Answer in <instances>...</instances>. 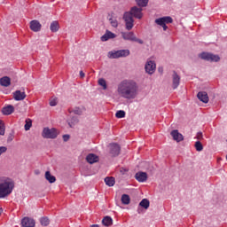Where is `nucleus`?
Returning a JSON list of instances; mask_svg holds the SVG:
<instances>
[{"mask_svg": "<svg viewBox=\"0 0 227 227\" xmlns=\"http://www.w3.org/2000/svg\"><path fill=\"white\" fill-rule=\"evenodd\" d=\"M4 125V122H3L1 120H0V127H3Z\"/></svg>", "mask_w": 227, "mask_h": 227, "instance_id": "45", "label": "nucleus"}, {"mask_svg": "<svg viewBox=\"0 0 227 227\" xmlns=\"http://www.w3.org/2000/svg\"><path fill=\"white\" fill-rule=\"evenodd\" d=\"M45 178L50 184H54V182H56V176L51 175L50 171L45 172Z\"/></svg>", "mask_w": 227, "mask_h": 227, "instance_id": "27", "label": "nucleus"}, {"mask_svg": "<svg viewBox=\"0 0 227 227\" xmlns=\"http://www.w3.org/2000/svg\"><path fill=\"white\" fill-rule=\"evenodd\" d=\"M121 200L122 205H129L130 203V197L127 194H122Z\"/></svg>", "mask_w": 227, "mask_h": 227, "instance_id": "31", "label": "nucleus"}, {"mask_svg": "<svg viewBox=\"0 0 227 227\" xmlns=\"http://www.w3.org/2000/svg\"><path fill=\"white\" fill-rule=\"evenodd\" d=\"M68 139H70V135H63V141H65V143H67Z\"/></svg>", "mask_w": 227, "mask_h": 227, "instance_id": "42", "label": "nucleus"}, {"mask_svg": "<svg viewBox=\"0 0 227 227\" xmlns=\"http://www.w3.org/2000/svg\"><path fill=\"white\" fill-rule=\"evenodd\" d=\"M156 68H157V65L155 64V61L147 60L145 66V70L146 74H148L149 75H153V74H155Z\"/></svg>", "mask_w": 227, "mask_h": 227, "instance_id": "10", "label": "nucleus"}, {"mask_svg": "<svg viewBox=\"0 0 227 227\" xmlns=\"http://www.w3.org/2000/svg\"><path fill=\"white\" fill-rule=\"evenodd\" d=\"M197 98H199V100L204 104H208V94L206 91H200L197 94Z\"/></svg>", "mask_w": 227, "mask_h": 227, "instance_id": "18", "label": "nucleus"}, {"mask_svg": "<svg viewBox=\"0 0 227 227\" xmlns=\"http://www.w3.org/2000/svg\"><path fill=\"white\" fill-rule=\"evenodd\" d=\"M41 28H42V25L38 20H32L30 22V29L32 31H35V33H38V31H40Z\"/></svg>", "mask_w": 227, "mask_h": 227, "instance_id": "20", "label": "nucleus"}, {"mask_svg": "<svg viewBox=\"0 0 227 227\" xmlns=\"http://www.w3.org/2000/svg\"><path fill=\"white\" fill-rule=\"evenodd\" d=\"M128 12L135 19H138L139 20L143 19V7H139V5L131 7Z\"/></svg>", "mask_w": 227, "mask_h": 227, "instance_id": "9", "label": "nucleus"}, {"mask_svg": "<svg viewBox=\"0 0 227 227\" xmlns=\"http://www.w3.org/2000/svg\"><path fill=\"white\" fill-rule=\"evenodd\" d=\"M180 86V75L176 74V71H173L172 74V88L173 90H176Z\"/></svg>", "mask_w": 227, "mask_h": 227, "instance_id": "12", "label": "nucleus"}, {"mask_svg": "<svg viewBox=\"0 0 227 227\" xmlns=\"http://www.w3.org/2000/svg\"><path fill=\"white\" fill-rule=\"evenodd\" d=\"M155 24L163 27V31H168L166 24H173V18L171 16H164L155 20Z\"/></svg>", "mask_w": 227, "mask_h": 227, "instance_id": "5", "label": "nucleus"}, {"mask_svg": "<svg viewBox=\"0 0 227 227\" xmlns=\"http://www.w3.org/2000/svg\"><path fill=\"white\" fill-rule=\"evenodd\" d=\"M194 146L197 152H203V144L200 141L195 142Z\"/></svg>", "mask_w": 227, "mask_h": 227, "instance_id": "34", "label": "nucleus"}, {"mask_svg": "<svg viewBox=\"0 0 227 227\" xmlns=\"http://www.w3.org/2000/svg\"><path fill=\"white\" fill-rule=\"evenodd\" d=\"M199 58H200V59H204V61H209L210 63H217L221 59L219 55L210 52H202L199 55Z\"/></svg>", "mask_w": 227, "mask_h": 227, "instance_id": "4", "label": "nucleus"}, {"mask_svg": "<svg viewBox=\"0 0 227 227\" xmlns=\"http://www.w3.org/2000/svg\"><path fill=\"white\" fill-rule=\"evenodd\" d=\"M4 132H6V126L4 124L0 126V136H4Z\"/></svg>", "mask_w": 227, "mask_h": 227, "instance_id": "38", "label": "nucleus"}, {"mask_svg": "<svg viewBox=\"0 0 227 227\" xmlns=\"http://www.w3.org/2000/svg\"><path fill=\"white\" fill-rule=\"evenodd\" d=\"M42 136L44 139H56L58 137V130L54 128H44Z\"/></svg>", "mask_w": 227, "mask_h": 227, "instance_id": "8", "label": "nucleus"}, {"mask_svg": "<svg viewBox=\"0 0 227 227\" xmlns=\"http://www.w3.org/2000/svg\"><path fill=\"white\" fill-rule=\"evenodd\" d=\"M84 111V108H81L79 106H75L74 108H73L70 113H74V114H77L78 116H81V114H82Z\"/></svg>", "mask_w": 227, "mask_h": 227, "instance_id": "30", "label": "nucleus"}, {"mask_svg": "<svg viewBox=\"0 0 227 227\" xmlns=\"http://www.w3.org/2000/svg\"><path fill=\"white\" fill-rule=\"evenodd\" d=\"M90 227H100V226H98V224H93Z\"/></svg>", "mask_w": 227, "mask_h": 227, "instance_id": "46", "label": "nucleus"}, {"mask_svg": "<svg viewBox=\"0 0 227 227\" xmlns=\"http://www.w3.org/2000/svg\"><path fill=\"white\" fill-rule=\"evenodd\" d=\"M117 93L125 100H134L139 95V84L134 80H123L117 86Z\"/></svg>", "mask_w": 227, "mask_h": 227, "instance_id": "1", "label": "nucleus"}, {"mask_svg": "<svg viewBox=\"0 0 227 227\" xmlns=\"http://www.w3.org/2000/svg\"><path fill=\"white\" fill-rule=\"evenodd\" d=\"M105 184H106L108 187H113L115 184L114 177H106Z\"/></svg>", "mask_w": 227, "mask_h": 227, "instance_id": "32", "label": "nucleus"}, {"mask_svg": "<svg viewBox=\"0 0 227 227\" xmlns=\"http://www.w3.org/2000/svg\"><path fill=\"white\" fill-rule=\"evenodd\" d=\"M120 145L118 144H110V153L112 157H117V155H120Z\"/></svg>", "mask_w": 227, "mask_h": 227, "instance_id": "13", "label": "nucleus"}, {"mask_svg": "<svg viewBox=\"0 0 227 227\" xmlns=\"http://www.w3.org/2000/svg\"><path fill=\"white\" fill-rule=\"evenodd\" d=\"M50 29L51 33H58V31H59V23H58V21H52Z\"/></svg>", "mask_w": 227, "mask_h": 227, "instance_id": "23", "label": "nucleus"}, {"mask_svg": "<svg viewBox=\"0 0 227 227\" xmlns=\"http://www.w3.org/2000/svg\"><path fill=\"white\" fill-rule=\"evenodd\" d=\"M36 225V222H35V219L30 217H24L21 220V226L22 227H35Z\"/></svg>", "mask_w": 227, "mask_h": 227, "instance_id": "11", "label": "nucleus"}, {"mask_svg": "<svg viewBox=\"0 0 227 227\" xmlns=\"http://www.w3.org/2000/svg\"><path fill=\"white\" fill-rule=\"evenodd\" d=\"M107 19L113 27H118V20L114 19L113 14H109Z\"/></svg>", "mask_w": 227, "mask_h": 227, "instance_id": "26", "label": "nucleus"}, {"mask_svg": "<svg viewBox=\"0 0 227 227\" xmlns=\"http://www.w3.org/2000/svg\"><path fill=\"white\" fill-rule=\"evenodd\" d=\"M8 148L6 146H0V155H3V153H6Z\"/></svg>", "mask_w": 227, "mask_h": 227, "instance_id": "40", "label": "nucleus"}, {"mask_svg": "<svg viewBox=\"0 0 227 227\" xmlns=\"http://www.w3.org/2000/svg\"><path fill=\"white\" fill-rule=\"evenodd\" d=\"M15 189V182L12 178L6 176L0 177V200L8 198Z\"/></svg>", "mask_w": 227, "mask_h": 227, "instance_id": "2", "label": "nucleus"}, {"mask_svg": "<svg viewBox=\"0 0 227 227\" xmlns=\"http://www.w3.org/2000/svg\"><path fill=\"white\" fill-rule=\"evenodd\" d=\"M40 223H41L42 226H49V224H50V221H49L48 217H42L40 219Z\"/></svg>", "mask_w": 227, "mask_h": 227, "instance_id": "35", "label": "nucleus"}, {"mask_svg": "<svg viewBox=\"0 0 227 227\" xmlns=\"http://www.w3.org/2000/svg\"><path fill=\"white\" fill-rule=\"evenodd\" d=\"M109 59H118L119 58H127V56H130V51L129 50H118V51H111L107 54Z\"/></svg>", "mask_w": 227, "mask_h": 227, "instance_id": "3", "label": "nucleus"}, {"mask_svg": "<svg viewBox=\"0 0 227 227\" xmlns=\"http://www.w3.org/2000/svg\"><path fill=\"white\" fill-rule=\"evenodd\" d=\"M170 136L173 137L174 141L176 143H180V141H184V135L178 132V129H174L170 132Z\"/></svg>", "mask_w": 227, "mask_h": 227, "instance_id": "14", "label": "nucleus"}, {"mask_svg": "<svg viewBox=\"0 0 227 227\" xmlns=\"http://www.w3.org/2000/svg\"><path fill=\"white\" fill-rule=\"evenodd\" d=\"M58 105V102H56V99H53V100H51V102H50V106H51V107H54L55 106H57Z\"/></svg>", "mask_w": 227, "mask_h": 227, "instance_id": "41", "label": "nucleus"}, {"mask_svg": "<svg viewBox=\"0 0 227 227\" xmlns=\"http://www.w3.org/2000/svg\"><path fill=\"white\" fill-rule=\"evenodd\" d=\"M127 31H130L134 27V16L129 12H125L122 17Z\"/></svg>", "mask_w": 227, "mask_h": 227, "instance_id": "7", "label": "nucleus"}, {"mask_svg": "<svg viewBox=\"0 0 227 227\" xmlns=\"http://www.w3.org/2000/svg\"><path fill=\"white\" fill-rule=\"evenodd\" d=\"M76 123H79V118L77 116H73L70 121H68V125L72 129L75 127Z\"/></svg>", "mask_w": 227, "mask_h": 227, "instance_id": "28", "label": "nucleus"}, {"mask_svg": "<svg viewBox=\"0 0 227 227\" xmlns=\"http://www.w3.org/2000/svg\"><path fill=\"white\" fill-rule=\"evenodd\" d=\"M116 118H125V111L119 110L115 114Z\"/></svg>", "mask_w": 227, "mask_h": 227, "instance_id": "37", "label": "nucleus"}, {"mask_svg": "<svg viewBox=\"0 0 227 227\" xmlns=\"http://www.w3.org/2000/svg\"><path fill=\"white\" fill-rule=\"evenodd\" d=\"M135 178L140 183L146 182V180H148V174H146V172H137L135 175Z\"/></svg>", "mask_w": 227, "mask_h": 227, "instance_id": "15", "label": "nucleus"}, {"mask_svg": "<svg viewBox=\"0 0 227 227\" xmlns=\"http://www.w3.org/2000/svg\"><path fill=\"white\" fill-rule=\"evenodd\" d=\"M98 84L99 86H102L103 90H107V82L106 80H104V78L98 80Z\"/></svg>", "mask_w": 227, "mask_h": 227, "instance_id": "36", "label": "nucleus"}, {"mask_svg": "<svg viewBox=\"0 0 227 227\" xmlns=\"http://www.w3.org/2000/svg\"><path fill=\"white\" fill-rule=\"evenodd\" d=\"M149 1L150 0H136V3L140 8H146V6H148Z\"/></svg>", "mask_w": 227, "mask_h": 227, "instance_id": "29", "label": "nucleus"}, {"mask_svg": "<svg viewBox=\"0 0 227 227\" xmlns=\"http://www.w3.org/2000/svg\"><path fill=\"white\" fill-rule=\"evenodd\" d=\"M24 127L25 130H29L33 127V121L31 119H26Z\"/></svg>", "mask_w": 227, "mask_h": 227, "instance_id": "33", "label": "nucleus"}, {"mask_svg": "<svg viewBox=\"0 0 227 227\" xmlns=\"http://www.w3.org/2000/svg\"><path fill=\"white\" fill-rule=\"evenodd\" d=\"M14 100L17 102L20 100H24L26 98V92H22L20 90H16L12 93Z\"/></svg>", "mask_w": 227, "mask_h": 227, "instance_id": "17", "label": "nucleus"}, {"mask_svg": "<svg viewBox=\"0 0 227 227\" xmlns=\"http://www.w3.org/2000/svg\"><path fill=\"white\" fill-rule=\"evenodd\" d=\"M121 35L123 40H128L129 42H137L140 45H143V43H145V42L142 39L136 37V34H134V32H121Z\"/></svg>", "mask_w": 227, "mask_h": 227, "instance_id": "6", "label": "nucleus"}, {"mask_svg": "<svg viewBox=\"0 0 227 227\" xmlns=\"http://www.w3.org/2000/svg\"><path fill=\"white\" fill-rule=\"evenodd\" d=\"M104 226H113V218L111 216H105L102 220Z\"/></svg>", "mask_w": 227, "mask_h": 227, "instance_id": "24", "label": "nucleus"}, {"mask_svg": "<svg viewBox=\"0 0 227 227\" xmlns=\"http://www.w3.org/2000/svg\"><path fill=\"white\" fill-rule=\"evenodd\" d=\"M139 207L148 210V208H150V200H148V199H143L139 203Z\"/></svg>", "mask_w": 227, "mask_h": 227, "instance_id": "25", "label": "nucleus"}, {"mask_svg": "<svg viewBox=\"0 0 227 227\" xmlns=\"http://www.w3.org/2000/svg\"><path fill=\"white\" fill-rule=\"evenodd\" d=\"M84 75H85V74H84V72L80 71V77H82H82H84Z\"/></svg>", "mask_w": 227, "mask_h": 227, "instance_id": "43", "label": "nucleus"}, {"mask_svg": "<svg viewBox=\"0 0 227 227\" xmlns=\"http://www.w3.org/2000/svg\"><path fill=\"white\" fill-rule=\"evenodd\" d=\"M10 84H12V79H10V77L4 76V77L0 78V85L1 86H4V88H8V86H10Z\"/></svg>", "mask_w": 227, "mask_h": 227, "instance_id": "21", "label": "nucleus"}, {"mask_svg": "<svg viewBox=\"0 0 227 227\" xmlns=\"http://www.w3.org/2000/svg\"><path fill=\"white\" fill-rule=\"evenodd\" d=\"M195 139H198V141H201V139H203V133L201 131L198 132Z\"/></svg>", "mask_w": 227, "mask_h": 227, "instance_id": "39", "label": "nucleus"}, {"mask_svg": "<svg viewBox=\"0 0 227 227\" xmlns=\"http://www.w3.org/2000/svg\"><path fill=\"white\" fill-rule=\"evenodd\" d=\"M8 142L10 141H13V138L12 137H9L8 139H7Z\"/></svg>", "mask_w": 227, "mask_h": 227, "instance_id": "44", "label": "nucleus"}, {"mask_svg": "<svg viewBox=\"0 0 227 227\" xmlns=\"http://www.w3.org/2000/svg\"><path fill=\"white\" fill-rule=\"evenodd\" d=\"M86 160L89 162V164H95V162H98V156L93 153H90L87 155Z\"/></svg>", "mask_w": 227, "mask_h": 227, "instance_id": "22", "label": "nucleus"}, {"mask_svg": "<svg viewBox=\"0 0 227 227\" xmlns=\"http://www.w3.org/2000/svg\"><path fill=\"white\" fill-rule=\"evenodd\" d=\"M113 38H116V34H114L109 30H106L105 35H103L101 36V42H107V40H111Z\"/></svg>", "mask_w": 227, "mask_h": 227, "instance_id": "16", "label": "nucleus"}, {"mask_svg": "<svg viewBox=\"0 0 227 227\" xmlns=\"http://www.w3.org/2000/svg\"><path fill=\"white\" fill-rule=\"evenodd\" d=\"M3 214V208L0 207V215Z\"/></svg>", "mask_w": 227, "mask_h": 227, "instance_id": "47", "label": "nucleus"}, {"mask_svg": "<svg viewBox=\"0 0 227 227\" xmlns=\"http://www.w3.org/2000/svg\"><path fill=\"white\" fill-rule=\"evenodd\" d=\"M14 112H15V107H13V106H12V105H8L7 106H4L2 109V114L4 116H10V114H12V113H14Z\"/></svg>", "mask_w": 227, "mask_h": 227, "instance_id": "19", "label": "nucleus"}]
</instances>
